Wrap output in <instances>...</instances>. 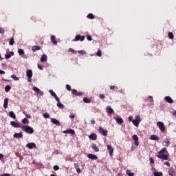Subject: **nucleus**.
Instances as JSON below:
<instances>
[{
	"label": "nucleus",
	"instance_id": "nucleus-55",
	"mask_svg": "<svg viewBox=\"0 0 176 176\" xmlns=\"http://www.w3.org/2000/svg\"><path fill=\"white\" fill-rule=\"evenodd\" d=\"M78 53H79V54H86V52L83 50L78 51Z\"/></svg>",
	"mask_w": 176,
	"mask_h": 176
},
{
	"label": "nucleus",
	"instance_id": "nucleus-43",
	"mask_svg": "<svg viewBox=\"0 0 176 176\" xmlns=\"http://www.w3.org/2000/svg\"><path fill=\"white\" fill-rule=\"evenodd\" d=\"M154 176H163V173L162 172H155Z\"/></svg>",
	"mask_w": 176,
	"mask_h": 176
},
{
	"label": "nucleus",
	"instance_id": "nucleus-64",
	"mask_svg": "<svg viewBox=\"0 0 176 176\" xmlns=\"http://www.w3.org/2000/svg\"><path fill=\"white\" fill-rule=\"evenodd\" d=\"M0 75H5V71L0 70Z\"/></svg>",
	"mask_w": 176,
	"mask_h": 176
},
{
	"label": "nucleus",
	"instance_id": "nucleus-58",
	"mask_svg": "<svg viewBox=\"0 0 176 176\" xmlns=\"http://www.w3.org/2000/svg\"><path fill=\"white\" fill-rule=\"evenodd\" d=\"M74 167L76 169L79 168V164L78 163H74Z\"/></svg>",
	"mask_w": 176,
	"mask_h": 176
},
{
	"label": "nucleus",
	"instance_id": "nucleus-23",
	"mask_svg": "<svg viewBox=\"0 0 176 176\" xmlns=\"http://www.w3.org/2000/svg\"><path fill=\"white\" fill-rule=\"evenodd\" d=\"M14 138H23V133H16L13 135Z\"/></svg>",
	"mask_w": 176,
	"mask_h": 176
},
{
	"label": "nucleus",
	"instance_id": "nucleus-53",
	"mask_svg": "<svg viewBox=\"0 0 176 176\" xmlns=\"http://www.w3.org/2000/svg\"><path fill=\"white\" fill-rule=\"evenodd\" d=\"M87 41H93V38L90 35L87 36Z\"/></svg>",
	"mask_w": 176,
	"mask_h": 176
},
{
	"label": "nucleus",
	"instance_id": "nucleus-41",
	"mask_svg": "<svg viewBox=\"0 0 176 176\" xmlns=\"http://www.w3.org/2000/svg\"><path fill=\"white\" fill-rule=\"evenodd\" d=\"M10 89H12V87H10V85H7L5 87V91H6V93H8V91H10Z\"/></svg>",
	"mask_w": 176,
	"mask_h": 176
},
{
	"label": "nucleus",
	"instance_id": "nucleus-49",
	"mask_svg": "<svg viewBox=\"0 0 176 176\" xmlns=\"http://www.w3.org/2000/svg\"><path fill=\"white\" fill-rule=\"evenodd\" d=\"M24 115L28 118V119H31V115L27 114V112L23 111Z\"/></svg>",
	"mask_w": 176,
	"mask_h": 176
},
{
	"label": "nucleus",
	"instance_id": "nucleus-25",
	"mask_svg": "<svg viewBox=\"0 0 176 176\" xmlns=\"http://www.w3.org/2000/svg\"><path fill=\"white\" fill-rule=\"evenodd\" d=\"M167 148H162L157 153L158 155H164V153H166Z\"/></svg>",
	"mask_w": 176,
	"mask_h": 176
},
{
	"label": "nucleus",
	"instance_id": "nucleus-13",
	"mask_svg": "<svg viewBox=\"0 0 176 176\" xmlns=\"http://www.w3.org/2000/svg\"><path fill=\"white\" fill-rule=\"evenodd\" d=\"M107 146V149L109 151V155L113 156V148H112V146L108 144Z\"/></svg>",
	"mask_w": 176,
	"mask_h": 176
},
{
	"label": "nucleus",
	"instance_id": "nucleus-22",
	"mask_svg": "<svg viewBox=\"0 0 176 176\" xmlns=\"http://www.w3.org/2000/svg\"><path fill=\"white\" fill-rule=\"evenodd\" d=\"M45 61H47V54H43L41 58V62L45 63Z\"/></svg>",
	"mask_w": 176,
	"mask_h": 176
},
{
	"label": "nucleus",
	"instance_id": "nucleus-5",
	"mask_svg": "<svg viewBox=\"0 0 176 176\" xmlns=\"http://www.w3.org/2000/svg\"><path fill=\"white\" fill-rule=\"evenodd\" d=\"M78 41L83 42L85 41V36L76 35L73 42H78Z\"/></svg>",
	"mask_w": 176,
	"mask_h": 176
},
{
	"label": "nucleus",
	"instance_id": "nucleus-54",
	"mask_svg": "<svg viewBox=\"0 0 176 176\" xmlns=\"http://www.w3.org/2000/svg\"><path fill=\"white\" fill-rule=\"evenodd\" d=\"M66 89H67V90H68L69 91H71V85H66Z\"/></svg>",
	"mask_w": 176,
	"mask_h": 176
},
{
	"label": "nucleus",
	"instance_id": "nucleus-51",
	"mask_svg": "<svg viewBox=\"0 0 176 176\" xmlns=\"http://www.w3.org/2000/svg\"><path fill=\"white\" fill-rule=\"evenodd\" d=\"M149 160H150V163L151 164H153L154 163H155V160L153 159V157H150L149 158Z\"/></svg>",
	"mask_w": 176,
	"mask_h": 176
},
{
	"label": "nucleus",
	"instance_id": "nucleus-50",
	"mask_svg": "<svg viewBox=\"0 0 176 176\" xmlns=\"http://www.w3.org/2000/svg\"><path fill=\"white\" fill-rule=\"evenodd\" d=\"M53 168L55 171L60 170V167L57 165L54 166Z\"/></svg>",
	"mask_w": 176,
	"mask_h": 176
},
{
	"label": "nucleus",
	"instance_id": "nucleus-16",
	"mask_svg": "<svg viewBox=\"0 0 176 176\" xmlns=\"http://www.w3.org/2000/svg\"><path fill=\"white\" fill-rule=\"evenodd\" d=\"M164 100L166 101V102H168V104H173V102H174V100L170 96H166Z\"/></svg>",
	"mask_w": 176,
	"mask_h": 176
},
{
	"label": "nucleus",
	"instance_id": "nucleus-36",
	"mask_svg": "<svg viewBox=\"0 0 176 176\" xmlns=\"http://www.w3.org/2000/svg\"><path fill=\"white\" fill-rule=\"evenodd\" d=\"M9 45H10V46H13V45H14V38L12 37L9 41Z\"/></svg>",
	"mask_w": 176,
	"mask_h": 176
},
{
	"label": "nucleus",
	"instance_id": "nucleus-26",
	"mask_svg": "<svg viewBox=\"0 0 176 176\" xmlns=\"http://www.w3.org/2000/svg\"><path fill=\"white\" fill-rule=\"evenodd\" d=\"M32 50L34 52H37V50H41V47L39 45H34L32 47Z\"/></svg>",
	"mask_w": 176,
	"mask_h": 176
},
{
	"label": "nucleus",
	"instance_id": "nucleus-34",
	"mask_svg": "<svg viewBox=\"0 0 176 176\" xmlns=\"http://www.w3.org/2000/svg\"><path fill=\"white\" fill-rule=\"evenodd\" d=\"M83 102H85V104H90V102H91V100L87 98H83Z\"/></svg>",
	"mask_w": 176,
	"mask_h": 176
},
{
	"label": "nucleus",
	"instance_id": "nucleus-8",
	"mask_svg": "<svg viewBox=\"0 0 176 176\" xmlns=\"http://www.w3.org/2000/svg\"><path fill=\"white\" fill-rule=\"evenodd\" d=\"M10 124L11 126H12V127H14L15 129H21V125L14 121H11Z\"/></svg>",
	"mask_w": 176,
	"mask_h": 176
},
{
	"label": "nucleus",
	"instance_id": "nucleus-7",
	"mask_svg": "<svg viewBox=\"0 0 176 176\" xmlns=\"http://www.w3.org/2000/svg\"><path fill=\"white\" fill-rule=\"evenodd\" d=\"M49 93H50V94L54 97L55 100L57 101V102H60V98H58L57 95L56 94V93L54 91H53L52 89H50L49 90Z\"/></svg>",
	"mask_w": 176,
	"mask_h": 176
},
{
	"label": "nucleus",
	"instance_id": "nucleus-37",
	"mask_svg": "<svg viewBox=\"0 0 176 176\" xmlns=\"http://www.w3.org/2000/svg\"><path fill=\"white\" fill-rule=\"evenodd\" d=\"M168 36L169 39H174V34L171 32H168Z\"/></svg>",
	"mask_w": 176,
	"mask_h": 176
},
{
	"label": "nucleus",
	"instance_id": "nucleus-47",
	"mask_svg": "<svg viewBox=\"0 0 176 176\" xmlns=\"http://www.w3.org/2000/svg\"><path fill=\"white\" fill-rule=\"evenodd\" d=\"M116 89H118V87L115 85L110 86V90H116Z\"/></svg>",
	"mask_w": 176,
	"mask_h": 176
},
{
	"label": "nucleus",
	"instance_id": "nucleus-28",
	"mask_svg": "<svg viewBox=\"0 0 176 176\" xmlns=\"http://www.w3.org/2000/svg\"><path fill=\"white\" fill-rule=\"evenodd\" d=\"M12 56H14V52H10V53L6 54L5 55V57L8 60V59L10 58V57H12Z\"/></svg>",
	"mask_w": 176,
	"mask_h": 176
},
{
	"label": "nucleus",
	"instance_id": "nucleus-1",
	"mask_svg": "<svg viewBox=\"0 0 176 176\" xmlns=\"http://www.w3.org/2000/svg\"><path fill=\"white\" fill-rule=\"evenodd\" d=\"M21 129L28 134H34V129L28 125H22Z\"/></svg>",
	"mask_w": 176,
	"mask_h": 176
},
{
	"label": "nucleus",
	"instance_id": "nucleus-62",
	"mask_svg": "<svg viewBox=\"0 0 176 176\" xmlns=\"http://www.w3.org/2000/svg\"><path fill=\"white\" fill-rule=\"evenodd\" d=\"M76 172H77L78 174H80L81 170H80V168H77V169H76Z\"/></svg>",
	"mask_w": 176,
	"mask_h": 176
},
{
	"label": "nucleus",
	"instance_id": "nucleus-20",
	"mask_svg": "<svg viewBox=\"0 0 176 176\" xmlns=\"http://www.w3.org/2000/svg\"><path fill=\"white\" fill-rule=\"evenodd\" d=\"M63 134H75V131L74 129H68L64 131Z\"/></svg>",
	"mask_w": 176,
	"mask_h": 176
},
{
	"label": "nucleus",
	"instance_id": "nucleus-33",
	"mask_svg": "<svg viewBox=\"0 0 176 176\" xmlns=\"http://www.w3.org/2000/svg\"><path fill=\"white\" fill-rule=\"evenodd\" d=\"M9 115H10V118H12V119H16V114H14V112L10 111Z\"/></svg>",
	"mask_w": 176,
	"mask_h": 176
},
{
	"label": "nucleus",
	"instance_id": "nucleus-10",
	"mask_svg": "<svg viewBox=\"0 0 176 176\" xmlns=\"http://www.w3.org/2000/svg\"><path fill=\"white\" fill-rule=\"evenodd\" d=\"M133 140L135 141L134 145H135V146H138V145H140V142H138V136H137V135H133Z\"/></svg>",
	"mask_w": 176,
	"mask_h": 176
},
{
	"label": "nucleus",
	"instance_id": "nucleus-56",
	"mask_svg": "<svg viewBox=\"0 0 176 176\" xmlns=\"http://www.w3.org/2000/svg\"><path fill=\"white\" fill-rule=\"evenodd\" d=\"M164 164L165 166H167V167H170V162H164Z\"/></svg>",
	"mask_w": 176,
	"mask_h": 176
},
{
	"label": "nucleus",
	"instance_id": "nucleus-29",
	"mask_svg": "<svg viewBox=\"0 0 176 176\" xmlns=\"http://www.w3.org/2000/svg\"><path fill=\"white\" fill-rule=\"evenodd\" d=\"M8 103H9V99H8V98H6L4 100V103H3V108H5V109H6V108H8Z\"/></svg>",
	"mask_w": 176,
	"mask_h": 176
},
{
	"label": "nucleus",
	"instance_id": "nucleus-14",
	"mask_svg": "<svg viewBox=\"0 0 176 176\" xmlns=\"http://www.w3.org/2000/svg\"><path fill=\"white\" fill-rule=\"evenodd\" d=\"M106 111L109 115H111V114L113 113V112H114L113 109H112V107H111V106H107L106 108Z\"/></svg>",
	"mask_w": 176,
	"mask_h": 176
},
{
	"label": "nucleus",
	"instance_id": "nucleus-11",
	"mask_svg": "<svg viewBox=\"0 0 176 176\" xmlns=\"http://www.w3.org/2000/svg\"><path fill=\"white\" fill-rule=\"evenodd\" d=\"M168 175H170V176H175V170L174 169V168L170 167L168 169Z\"/></svg>",
	"mask_w": 176,
	"mask_h": 176
},
{
	"label": "nucleus",
	"instance_id": "nucleus-30",
	"mask_svg": "<svg viewBox=\"0 0 176 176\" xmlns=\"http://www.w3.org/2000/svg\"><path fill=\"white\" fill-rule=\"evenodd\" d=\"M51 41L52 42V43H54V45H57V41H56V36H51Z\"/></svg>",
	"mask_w": 176,
	"mask_h": 176
},
{
	"label": "nucleus",
	"instance_id": "nucleus-18",
	"mask_svg": "<svg viewBox=\"0 0 176 176\" xmlns=\"http://www.w3.org/2000/svg\"><path fill=\"white\" fill-rule=\"evenodd\" d=\"M150 140H151V141H159L160 138H159L158 136L156 135H151L150 137Z\"/></svg>",
	"mask_w": 176,
	"mask_h": 176
},
{
	"label": "nucleus",
	"instance_id": "nucleus-48",
	"mask_svg": "<svg viewBox=\"0 0 176 176\" xmlns=\"http://www.w3.org/2000/svg\"><path fill=\"white\" fill-rule=\"evenodd\" d=\"M11 78L14 79V80H19V78L16 76V75H12Z\"/></svg>",
	"mask_w": 176,
	"mask_h": 176
},
{
	"label": "nucleus",
	"instance_id": "nucleus-63",
	"mask_svg": "<svg viewBox=\"0 0 176 176\" xmlns=\"http://www.w3.org/2000/svg\"><path fill=\"white\" fill-rule=\"evenodd\" d=\"M100 98H102V99H104V98H105V95L100 94Z\"/></svg>",
	"mask_w": 176,
	"mask_h": 176
},
{
	"label": "nucleus",
	"instance_id": "nucleus-21",
	"mask_svg": "<svg viewBox=\"0 0 176 176\" xmlns=\"http://www.w3.org/2000/svg\"><path fill=\"white\" fill-rule=\"evenodd\" d=\"M89 140H92V141H96L97 140V135L96 133H91L89 136Z\"/></svg>",
	"mask_w": 176,
	"mask_h": 176
},
{
	"label": "nucleus",
	"instance_id": "nucleus-24",
	"mask_svg": "<svg viewBox=\"0 0 176 176\" xmlns=\"http://www.w3.org/2000/svg\"><path fill=\"white\" fill-rule=\"evenodd\" d=\"M115 120L117 122V123H118L119 124H122V123H123V118H122L116 117L115 118Z\"/></svg>",
	"mask_w": 176,
	"mask_h": 176
},
{
	"label": "nucleus",
	"instance_id": "nucleus-19",
	"mask_svg": "<svg viewBox=\"0 0 176 176\" xmlns=\"http://www.w3.org/2000/svg\"><path fill=\"white\" fill-rule=\"evenodd\" d=\"M88 157L89 159H91V160H97L98 159V157L94 154H89Z\"/></svg>",
	"mask_w": 176,
	"mask_h": 176
},
{
	"label": "nucleus",
	"instance_id": "nucleus-2",
	"mask_svg": "<svg viewBox=\"0 0 176 176\" xmlns=\"http://www.w3.org/2000/svg\"><path fill=\"white\" fill-rule=\"evenodd\" d=\"M157 126L159 127L161 133H166V126H164V123L159 121L157 122Z\"/></svg>",
	"mask_w": 176,
	"mask_h": 176
},
{
	"label": "nucleus",
	"instance_id": "nucleus-52",
	"mask_svg": "<svg viewBox=\"0 0 176 176\" xmlns=\"http://www.w3.org/2000/svg\"><path fill=\"white\" fill-rule=\"evenodd\" d=\"M37 67H38V69H40L41 71L43 70V67H42V65H41L40 64H38Z\"/></svg>",
	"mask_w": 176,
	"mask_h": 176
},
{
	"label": "nucleus",
	"instance_id": "nucleus-39",
	"mask_svg": "<svg viewBox=\"0 0 176 176\" xmlns=\"http://www.w3.org/2000/svg\"><path fill=\"white\" fill-rule=\"evenodd\" d=\"M43 118L45 119H49L50 118V115L48 113H45L43 114Z\"/></svg>",
	"mask_w": 176,
	"mask_h": 176
},
{
	"label": "nucleus",
	"instance_id": "nucleus-45",
	"mask_svg": "<svg viewBox=\"0 0 176 176\" xmlns=\"http://www.w3.org/2000/svg\"><path fill=\"white\" fill-rule=\"evenodd\" d=\"M96 56H98V57H101L102 56V52L101 50H98L97 53H96Z\"/></svg>",
	"mask_w": 176,
	"mask_h": 176
},
{
	"label": "nucleus",
	"instance_id": "nucleus-59",
	"mask_svg": "<svg viewBox=\"0 0 176 176\" xmlns=\"http://www.w3.org/2000/svg\"><path fill=\"white\" fill-rule=\"evenodd\" d=\"M128 120H129V122H133V116H129V117L128 118Z\"/></svg>",
	"mask_w": 176,
	"mask_h": 176
},
{
	"label": "nucleus",
	"instance_id": "nucleus-32",
	"mask_svg": "<svg viewBox=\"0 0 176 176\" xmlns=\"http://www.w3.org/2000/svg\"><path fill=\"white\" fill-rule=\"evenodd\" d=\"M21 122L23 123V124H28V123H30V121L28 120V119H27V118H25L21 120Z\"/></svg>",
	"mask_w": 176,
	"mask_h": 176
},
{
	"label": "nucleus",
	"instance_id": "nucleus-12",
	"mask_svg": "<svg viewBox=\"0 0 176 176\" xmlns=\"http://www.w3.org/2000/svg\"><path fill=\"white\" fill-rule=\"evenodd\" d=\"M26 148H28V149H34V148H36V144L34 142L29 143L26 145Z\"/></svg>",
	"mask_w": 176,
	"mask_h": 176
},
{
	"label": "nucleus",
	"instance_id": "nucleus-46",
	"mask_svg": "<svg viewBox=\"0 0 176 176\" xmlns=\"http://www.w3.org/2000/svg\"><path fill=\"white\" fill-rule=\"evenodd\" d=\"M164 144H165L164 146H170V141L168 140L164 142Z\"/></svg>",
	"mask_w": 176,
	"mask_h": 176
},
{
	"label": "nucleus",
	"instance_id": "nucleus-61",
	"mask_svg": "<svg viewBox=\"0 0 176 176\" xmlns=\"http://www.w3.org/2000/svg\"><path fill=\"white\" fill-rule=\"evenodd\" d=\"M148 98L150 99L151 102L153 104V98L152 96H149Z\"/></svg>",
	"mask_w": 176,
	"mask_h": 176
},
{
	"label": "nucleus",
	"instance_id": "nucleus-15",
	"mask_svg": "<svg viewBox=\"0 0 176 176\" xmlns=\"http://www.w3.org/2000/svg\"><path fill=\"white\" fill-rule=\"evenodd\" d=\"M72 93L74 96H76L78 97H80V96H82V92H78L76 89H72Z\"/></svg>",
	"mask_w": 176,
	"mask_h": 176
},
{
	"label": "nucleus",
	"instance_id": "nucleus-38",
	"mask_svg": "<svg viewBox=\"0 0 176 176\" xmlns=\"http://www.w3.org/2000/svg\"><path fill=\"white\" fill-rule=\"evenodd\" d=\"M18 53H19V56H23L24 54V50L23 49H19Z\"/></svg>",
	"mask_w": 176,
	"mask_h": 176
},
{
	"label": "nucleus",
	"instance_id": "nucleus-17",
	"mask_svg": "<svg viewBox=\"0 0 176 176\" xmlns=\"http://www.w3.org/2000/svg\"><path fill=\"white\" fill-rule=\"evenodd\" d=\"M51 122L53 124H56V126H60V121L55 118H51Z\"/></svg>",
	"mask_w": 176,
	"mask_h": 176
},
{
	"label": "nucleus",
	"instance_id": "nucleus-6",
	"mask_svg": "<svg viewBox=\"0 0 176 176\" xmlns=\"http://www.w3.org/2000/svg\"><path fill=\"white\" fill-rule=\"evenodd\" d=\"M98 131L100 134H102V135H104V137H106V135H107L108 134V131L106 129H104L102 126L99 127Z\"/></svg>",
	"mask_w": 176,
	"mask_h": 176
},
{
	"label": "nucleus",
	"instance_id": "nucleus-27",
	"mask_svg": "<svg viewBox=\"0 0 176 176\" xmlns=\"http://www.w3.org/2000/svg\"><path fill=\"white\" fill-rule=\"evenodd\" d=\"M27 78H32V70L29 69L26 72Z\"/></svg>",
	"mask_w": 176,
	"mask_h": 176
},
{
	"label": "nucleus",
	"instance_id": "nucleus-42",
	"mask_svg": "<svg viewBox=\"0 0 176 176\" xmlns=\"http://www.w3.org/2000/svg\"><path fill=\"white\" fill-rule=\"evenodd\" d=\"M87 19H90V20H93L94 19V15L91 13L88 14Z\"/></svg>",
	"mask_w": 176,
	"mask_h": 176
},
{
	"label": "nucleus",
	"instance_id": "nucleus-3",
	"mask_svg": "<svg viewBox=\"0 0 176 176\" xmlns=\"http://www.w3.org/2000/svg\"><path fill=\"white\" fill-rule=\"evenodd\" d=\"M140 122H141V117L140 116V115L136 116L135 120H133L132 121L133 124H134L135 127H138V126H140Z\"/></svg>",
	"mask_w": 176,
	"mask_h": 176
},
{
	"label": "nucleus",
	"instance_id": "nucleus-35",
	"mask_svg": "<svg viewBox=\"0 0 176 176\" xmlns=\"http://www.w3.org/2000/svg\"><path fill=\"white\" fill-rule=\"evenodd\" d=\"M57 107L58 108H60V109H63V108H64V104H63L61 102H58V103H57Z\"/></svg>",
	"mask_w": 176,
	"mask_h": 176
},
{
	"label": "nucleus",
	"instance_id": "nucleus-60",
	"mask_svg": "<svg viewBox=\"0 0 176 176\" xmlns=\"http://www.w3.org/2000/svg\"><path fill=\"white\" fill-rule=\"evenodd\" d=\"M0 176H10V174H9V173H3V174L0 175Z\"/></svg>",
	"mask_w": 176,
	"mask_h": 176
},
{
	"label": "nucleus",
	"instance_id": "nucleus-4",
	"mask_svg": "<svg viewBox=\"0 0 176 176\" xmlns=\"http://www.w3.org/2000/svg\"><path fill=\"white\" fill-rule=\"evenodd\" d=\"M157 157L160 159L161 160H168V157H170V155L168 154H158L157 155Z\"/></svg>",
	"mask_w": 176,
	"mask_h": 176
},
{
	"label": "nucleus",
	"instance_id": "nucleus-44",
	"mask_svg": "<svg viewBox=\"0 0 176 176\" xmlns=\"http://www.w3.org/2000/svg\"><path fill=\"white\" fill-rule=\"evenodd\" d=\"M69 52H71V53H73V54H76V53H78V52H76L75 50H74L73 48H69Z\"/></svg>",
	"mask_w": 176,
	"mask_h": 176
},
{
	"label": "nucleus",
	"instance_id": "nucleus-9",
	"mask_svg": "<svg viewBox=\"0 0 176 176\" xmlns=\"http://www.w3.org/2000/svg\"><path fill=\"white\" fill-rule=\"evenodd\" d=\"M33 90L35 91V93H36L37 95L39 94L40 96H43V91H41L39 88L34 87H33Z\"/></svg>",
	"mask_w": 176,
	"mask_h": 176
},
{
	"label": "nucleus",
	"instance_id": "nucleus-31",
	"mask_svg": "<svg viewBox=\"0 0 176 176\" xmlns=\"http://www.w3.org/2000/svg\"><path fill=\"white\" fill-rule=\"evenodd\" d=\"M91 148H92V149H94V151H95V152L100 151V149L98 148V147H97V146L96 144H92Z\"/></svg>",
	"mask_w": 176,
	"mask_h": 176
},
{
	"label": "nucleus",
	"instance_id": "nucleus-40",
	"mask_svg": "<svg viewBox=\"0 0 176 176\" xmlns=\"http://www.w3.org/2000/svg\"><path fill=\"white\" fill-rule=\"evenodd\" d=\"M126 173L129 176H134V173H131V171L130 170H126Z\"/></svg>",
	"mask_w": 176,
	"mask_h": 176
},
{
	"label": "nucleus",
	"instance_id": "nucleus-57",
	"mask_svg": "<svg viewBox=\"0 0 176 176\" xmlns=\"http://www.w3.org/2000/svg\"><path fill=\"white\" fill-rule=\"evenodd\" d=\"M0 34H5V30L2 28H0Z\"/></svg>",
	"mask_w": 176,
	"mask_h": 176
}]
</instances>
